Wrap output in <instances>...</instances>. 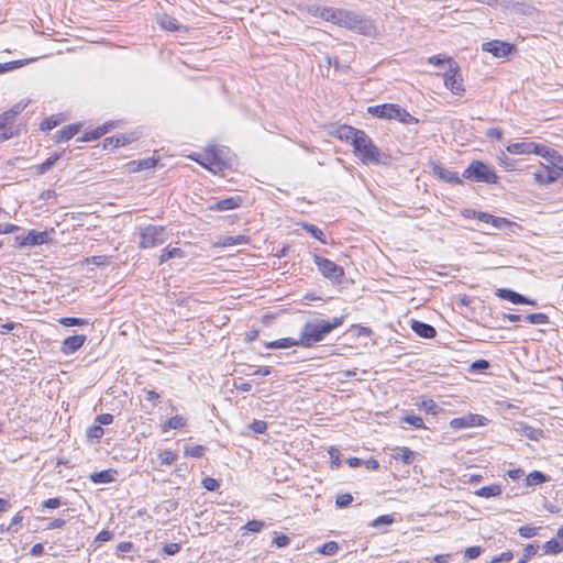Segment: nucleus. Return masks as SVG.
<instances>
[{"instance_id": "1", "label": "nucleus", "mask_w": 563, "mask_h": 563, "mask_svg": "<svg viewBox=\"0 0 563 563\" xmlns=\"http://www.w3.org/2000/svg\"><path fill=\"white\" fill-rule=\"evenodd\" d=\"M344 317H334L332 320L314 319L307 321L300 331L299 343L303 347H311L322 341L329 333L343 324Z\"/></svg>"}, {"instance_id": "2", "label": "nucleus", "mask_w": 563, "mask_h": 563, "mask_svg": "<svg viewBox=\"0 0 563 563\" xmlns=\"http://www.w3.org/2000/svg\"><path fill=\"white\" fill-rule=\"evenodd\" d=\"M540 155L548 165L541 164L540 168L533 173V179L537 184L548 186L559 179L560 172H563V156L547 145Z\"/></svg>"}, {"instance_id": "3", "label": "nucleus", "mask_w": 563, "mask_h": 563, "mask_svg": "<svg viewBox=\"0 0 563 563\" xmlns=\"http://www.w3.org/2000/svg\"><path fill=\"white\" fill-rule=\"evenodd\" d=\"M354 141L353 152L363 164L380 165L388 163L389 155L382 153L364 131L360 134L358 139Z\"/></svg>"}, {"instance_id": "4", "label": "nucleus", "mask_w": 563, "mask_h": 563, "mask_svg": "<svg viewBox=\"0 0 563 563\" xmlns=\"http://www.w3.org/2000/svg\"><path fill=\"white\" fill-rule=\"evenodd\" d=\"M333 24L345 27L363 35H371L375 32L373 22L355 11L339 9L335 10Z\"/></svg>"}, {"instance_id": "5", "label": "nucleus", "mask_w": 563, "mask_h": 563, "mask_svg": "<svg viewBox=\"0 0 563 563\" xmlns=\"http://www.w3.org/2000/svg\"><path fill=\"white\" fill-rule=\"evenodd\" d=\"M367 111L379 119L397 120L406 124H417L419 122V120L411 115L406 109L395 103L372 106L368 107Z\"/></svg>"}, {"instance_id": "6", "label": "nucleus", "mask_w": 563, "mask_h": 563, "mask_svg": "<svg viewBox=\"0 0 563 563\" xmlns=\"http://www.w3.org/2000/svg\"><path fill=\"white\" fill-rule=\"evenodd\" d=\"M463 177L476 183L497 184L498 176L486 163L473 161L463 172Z\"/></svg>"}, {"instance_id": "7", "label": "nucleus", "mask_w": 563, "mask_h": 563, "mask_svg": "<svg viewBox=\"0 0 563 563\" xmlns=\"http://www.w3.org/2000/svg\"><path fill=\"white\" fill-rule=\"evenodd\" d=\"M26 104L19 102L14 104L9 111L3 112L0 115V143L16 135L18 130L13 126L14 119L20 114Z\"/></svg>"}, {"instance_id": "8", "label": "nucleus", "mask_w": 563, "mask_h": 563, "mask_svg": "<svg viewBox=\"0 0 563 563\" xmlns=\"http://www.w3.org/2000/svg\"><path fill=\"white\" fill-rule=\"evenodd\" d=\"M166 241L165 228L148 224L140 228V247L151 249L162 245Z\"/></svg>"}, {"instance_id": "9", "label": "nucleus", "mask_w": 563, "mask_h": 563, "mask_svg": "<svg viewBox=\"0 0 563 563\" xmlns=\"http://www.w3.org/2000/svg\"><path fill=\"white\" fill-rule=\"evenodd\" d=\"M313 262L317 265L320 273L325 278L334 280V282H340L343 278V276H344L343 267L336 265L333 261L314 254Z\"/></svg>"}, {"instance_id": "10", "label": "nucleus", "mask_w": 563, "mask_h": 563, "mask_svg": "<svg viewBox=\"0 0 563 563\" xmlns=\"http://www.w3.org/2000/svg\"><path fill=\"white\" fill-rule=\"evenodd\" d=\"M449 69L444 75V85L448 89H450L454 95L461 96L465 89L463 86V79L461 75H459V66L457 64L448 58Z\"/></svg>"}, {"instance_id": "11", "label": "nucleus", "mask_w": 563, "mask_h": 563, "mask_svg": "<svg viewBox=\"0 0 563 563\" xmlns=\"http://www.w3.org/2000/svg\"><path fill=\"white\" fill-rule=\"evenodd\" d=\"M482 49L484 52L490 53L494 57L504 58L510 55L514 51H516V47L510 43L494 40L483 43Z\"/></svg>"}, {"instance_id": "12", "label": "nucleus", "mask_w": 563, "mask_h": 563, "mask_svg": "<svg viewBox=\"0 0 563 563\" xmlns=\"http://www.w3.org/2000/svg\"><path fill=\"white\" fill-rule=\"evenodd\" d=\"M48 233L46 231L38 232L31 230L25 236H16L15 243L18 247H24L27 245L35 246L48 242Z\"/></svg>"}, {"instance_id": "13", "label": "nucleus", "mask_w": 563, "mask_h": 563, "mask_svg": "<svg viewBox=\"0 0 563 563\" xmlns=\"http://www.w3.org/2000/svg\"><path fill=\"white\" fill-rule=\"evenodd\" d=\"M495 294L500 299L508 300V301L512 302L514 305L536 306L534 300H532L512 289H509V288H498Z\"/></svg>"}, {"instance_id": "14", "label": "nucleus", "mask_w": 563, "mask_h": 563, "mask_svg": "<svg viewBox=\"0 0 563 563\" xmlns=\"http://www.w3.org/2000/svg\"><path fill=\"white\" fill-rule=\"evenodd\" d=\"M543 146V144L534 142H519L509 144L507 151L511 154H536L540 156Z\"/></svg>"}, {"instance_id": "15", "label": "nucleus", "mask_w": 563, "mask_h": 563, "mask_svg": "<svg viewBox=\"0 0 563 563\" xmlns=\"http://www.w3.org/2000/svg\"><path fill=\"white\" fill-rule=\"evenodd\" d=\"M199 163L213 173L223 170L225 167L224 161L220 157V153L216 148L207 150L203 162Z\"/></svg>"}, {"instance_id": "16", "label": "nucleus", "mask_w": 563, "mask_h": 563, "mask_svg": "<svg viewBox=\"0 0 563 563\" xmlns=\"http://www.w3.org/2000/svg\"><path fill=\"white\" fill-rule=\"evenodd\" d=\"M487 419L481 415L468 413L461 418H454L451 420L450 426L453 429H463L475 426H485Z\"/></svg>"}, {"instance_id": "17", "label": "nucleus", "mask_w": 563, "mask_h": 563, "mask_svg": "<svg viewBox=\"0 0 563 563\" xmlns=\"http://www.w3.org/2000/svg\"><path fill=\"white\" fill-rule=\"evenodd\" d=\"M87 338L84 334H76L66 338L60 345V351L65 355H71L82 347Z\"/></svg>"}, {"instance_id": "18", "label": "nucleus", "mask_w": 563, "mask_h": 563, "mask_svg": "<svg viewBox=\"0 0 563 563\" xmlns=\"http://www.w3.org/2000/svg\"><path fill=\"white\" fill-rule=\"evenodd\" d=\"M363 130H358L351 125H340L333 131V135L341 141L350 143L352 146L355 143L354 140L358 139Z\"/></svg>"}, {"instance_id": "19", "label": "nucleus", "mask_w": 563, "mask_h": 563, "mask_svg": "<svg viewBox=\"0 0 563 563\" xmlns=\"http://www.w3.org/2000/svg\"><path fill=\"white\" fill-rule=\"evenodd\" d=\"M335 10H336V8L320 7L317 4H311L308 7L309 14H311L313 16H319V18L323 19L324 21L331 22V23H333V21L335 19V15H334Z\"/></svg>"}, {"instance_id": "20", "label": "nucleus", "mask_w": 563, "mask_h": 563, "mask_svg": "<svg viewBox=\"0 0 563 563\" xmlns=\"http://www.w3.org/2000/svg\"><path fill=\"white\" fill-rule=\"evenodd\" d=\"M477 220L485 222V223H489L493 227H495L496 229H505V228L511 225V222L508 219L503 218V217H496V216L489 214L484 211H481L479 213H477Z\"/></svg>"}, {"instance_id": "21", "label": "nucleus", "mask_w": 563, "mask_h": 563, "mask_svg": "<svg viewBox=\"0 0 563 563\" xmlns=\"http://www.w3.org/2000/svg\"><path fill=\"white\" fill-rule=\"evenodd\" d=\"M411 329L417 335L424 339H432L437 335V331L431 324L419 320L411 321Z\"/></svg>"}, {"instance_id": "22", "label": "nucleus", "mask_w": 563, "mask_h": 563, "mask_svg": "<svg viewBox=\"0 0 563 563\" xmlns=\"http://www.w3.org/2000/svg\"><path fill=\"white\" fill-rule=\"evenodd\" d=\"M241 203L242 198L240 196H235L214 202L212 206H210V209L213 211H228L239 208Z\"/></svg>"}, {"instance_id": "23", "label": "nucleus", "mask_w": 563, "mask_h": 563, "mask_svg": "<svg viewBox=\"0 0 563 563\" xmlns=\"http://www.w3.org/2000/svg\"><path fill=\"white\" fill-rule=\"evenodd\" d=\"M133 141V137L131 135L126 134H119L106 137L103 140V148L104 150H113L119 146H124Z\"/></svg>"}, {"instance_id": "24", "label": "nucleus", "mask_w": 563, "mask_h": 563, "mask_svg": "<svg viewBox=\"0 0 563 563\" xmlns=\"http://www.w3.org/2000/svg\"><path fill=\"white\" fill-rule=\"evenodd\" d=\"M118 472L109 468L92 473L89 478L93 484H109L115 481Z\"/></svg>"}, {"instance_id": "25", "label": "nucleus", "mask_w": 563, "mask_h": 563, "mask_svg": "<svg viewBox=\"0 0 563 563\" xmlns=\"http://www.w3.org/2000/svg\"><path fill=\"white\" fill-rule=\"evenodd\" d=\"M157 22L163 30L166 31H180L185 29L175 18L163 13L157 18Z\"/></svg>"}, {"instance_id": "26", "label": "nucleus", "mask_w": 563, "mask_h": 563, "mask_svg": "<svg viewBox=\"0 0 563 563\" xmlns=\"http://www.w3.org/2000/svg\"><path fill=\"white\" fill-rule=\"evenodd\" d=\"M396 461H401L404 464H411L415 461L416 453L407 446H398L391 454Z\"/></svg>"}, {"instance_id": "27", "label": "nucleus", "mask_w": 563, "mask_h": 563, "mask_svg": "<svg viewBox=\"0 0 563 563\" xmlns=\"http://www.w3.org/2000/svg\"><path fill=\"white\" fill-rule=\"evenodd\" d=\"M435 174L439 176L440 179H442L446 183L454 184V185L463 184V180L460 178L457 173H455L453 170H450V169H446L443 167H438L435 169Z\"/></svg>"}, {"instance_id": "28", "label": "nucleus", "mask_w": 563, "mask_h": 563, "mask_svg": "<svg viewBox=\"0 0 563 563\" xmlns=\"http://www.w3.org/2000/svg\"><path fill=\"white\" fill-rule=\"evenodd\" d=\"M300 345L299 339H292V338H283L276 341L265 342L266 349L274 350V349H289L292 346Z\"/></svg>"}, {"instance_id": "29", "label": "nucleus", "mask_w": 563, "mask_h": 563, "mask_svg": "<svg viewBox=\"0 0 563 563\" xmlns=\"http://www.w3.org/2000/svg\"><path fill=\"white\" fill-rule=\"evenodd\" d=\"M503 493L501 485L493 484L489 486L481 487L475 492V495L483 498L497 497Z\"/></svg>"}, {"instance_id": "30", "label": "nucleus", "mask_w": 563, "mask_h": 563, "mask_svg": "<svg viewBox=\"0 0 563 563\" xmlns=\"http://www.w3.org/2000/svg\"><path fill=\"white\" fill-rule=\"evenodd\" d=\"M80 126L76 124H70L65 128H63L60 131L57 132L56 140L57 142H66L73 139L78 132Z\"/></svg>"}, {"instance_id": "31", "label": "nucleus", "mask_w": 563, "mask_h": 563, "mask_svg": "<svg viewBox=\"0 0 563 563\" xmlns=\"http://www.w3.org/2000/svg\"><path fill=\"white\" fill-rule=\"evenodd\" d=\"M549 481V476L540 471H532L526 477L527 486H537Z\"/></svg>"}, {"instance_id": "32", "label": "nucleus", "mask_w": 563, "mask_h": 563, "mask_svg": "<svg viewBox=\"0 0 563 563\" xmlns=\"http://www.w3.org/2000/svg\"><path fill=\"white\" fill-rule=\"evenodd\" d=\"M518 431H520L525 437L530 440L538 441L543 437V431L541 429H536L525 423H519Z\"/></svg>"}, {"instance_id": "33", "label": "nucleus", "mask_w": 563, "mask_h": 563, "mask_svg": "<svg viewBox=\"0 0 563 563\" xmlns=\"http://www.w3.org/2000/svg\"><path fill=\"white\" fill-rule=\"evenodd\" d=\"M184 256L185 253L179 247L164 249L162 250V254L159 256V264H163L172 258H181Z\"/></svg>"}, {"instance_id": "34", "label": "nucleus", "mask_w": 563, "mask_h": 563, "mask_svg": "<svg viewBox=\"0 0 563 563\" xmlns=\"http://www.w3.org/2000/svg\"><path fill=\"white\" fill-rule=\"evenodd\" d=\"M109 128L107 125L98 126L97 129L85 133L81 137L78 139L79 142H90L98 140L102 135L108 132Z\"/></svg>"}, {"instance_id": "35", "label": "nucleus", "mask_w": 563, "mask_h": 563, "mask_svg": "<svg viewBox=\"0 0 563 563\" xmlns=\"http://www.w3.org/2000/svg\"><path fill=\"white\" fill-rule=\"evenodd\" d=\"M300 225L306 232L311 234L314 239H317L323 244H327V240L324 238L322 230L319 229L317 225L307 222H302Z\"/></svg>"}, {"instance_id": "36", "label": "nucleus", "mask_w": 563, "mask_h": 563, "mask_svg": "<svg viewBox=\"0 0 563 563\" xmlns=\"http://www.w3.org/2000/svg\"><path fill=\"white\" fill-rule=\"evenodd\" d=\"M186 426V419L183 416H174L168 419L162 427L163 431L166 432L169 429H180Z\"/></svg>"}, {"instance_id": "37", "label": "nucleus", "mask_w": 563, "mask_h": 563, "mask_svg": "<svg viewBox=\"0 0 563 563\" xmlns=\"http://www.w3.org/2000/svg\"><path fill=\"white\" fill-rule=\"evenodd\" d=\"M60 158L59 153H55L47 157L42 164L37 166L38 174L43 175L47 173L52 167L56 164V162Z\"/></svg>"}, {"instance_id": "38", "label": "nucleus", "mask_w": 563, "mask_h": 563, "mask_svg": "<svg viewBox=\"0 0 563 563\" xmlns=\"http://www.w3.org/2000/svg\"><path fill=\"white\" fill-rule=\"evenodd\" d=\"M525 320L531 324H549L550 323L549 317L542 312L529 313L525 317Z\"/></svg>"}, {"instance_id": "39", "label": "nucleus", "mask_w": 563, "mask_h": 563, "mask_svg": "<svg viewBox=\"0 0 563 563\" xmlns=\"http://www.w3.org/2000/svg\"><path fill=\"white\" fill-rule=\"evenodd\" d=\"M59 323L64 327H81V325H88L89 321L87 319H82V318L65 317V318L59 319Z\"/></svg>"}, {"instance_id": "40", "label": "nucleus", "mask_w": 563, "mask_h": 563, "mask_svg": "<svg viewBox=\"0 0 563 563\" xmlns=\"http://www.w3.org/2000/svg\"><path fill=\"white\" fill-rule=\"evenodd\" d=\"M340 547L339 543L335 541H328L321 547L318 548V552L324 555H334L338 553Z\"/></svg>"}, {"instance_id": "41", "label": "nucleus", "mask_w": 563, "mask_h": 563, "mask_svg": "<svg viewBox=\"0 0 563 563\" xmlns=\"http://www.w3.org/2000/svg\"><path fill=\"white\" fill-rule=\"evenodd\" d=\"M543 549L547 554H556L563 551L562 544L556 539L547 541L543 545Z\"/></svg>"}, {"instance_id": "42", "label": "nucleus", "mask_w": 563, "mask_h": 563, "mask_svg": "<svg viewBox=\"0 0 563 563\" xmlns=\"http://www.w3.org/2000/svg\"><path fill=\"white\" fill-rule=\"evenodd\" d=\"M401 421L410 424L415 429H423L424 428L422 418L419 416H416V415H407V416L402 417Z\"/></svg>"}, {"instance_id": "43", "label": "nucleus", "mask_w": 563, "mask_h": 563, "mask_svg": "<svg viewBox=\"0 0 563 563\" xmlns=\"http://www.w3.org/2000/svg\"><path fill=\"white\" fill-rule=\"evenodd\" d=\"M538 550V544H528L523 550L522 556L518 560L517 563H527L530 558L537 554Z\"/></svg>"}, {"instance_id": "44", "label": "nucleus", "mask_w": 563, "mask_h": 563, "mask_svg": "<svg viewBox=\"0 0 563 563\" xmlns=\"http://www.w3.org/2000/svg\"><path fill=\"white\" fill-rule=\"evenodd\" d=\"M177 457L178 455L170 450H165L159 454L162 465H170L177 460Z\"/></svg>"}, {"instance_id": "45", "label": "nucleus", "mask_w": 563, "mask_h": 563, "mask_svg": "<svg viewBox=\"0 0 563 563\" xmlns=\"http://www.w3.org/2000/svg\"><path fill=\"white\" fill-rule=\"evenodd\" d=\"M104 431L99 424H93L87 429V438L90 440H99L102 438Z\"/></svg>"}, {"instance_id": "46", "label": "nucleus", "mask_w": 563, "mask_h": 563, "mask_svg": "<svg viewBox=\"0 0 563 563\" xmlns=\"http://www.w3.org/2000/svg\"><path fill=\"white\" fill-rule=\"evenodd\" d=\"M247 239L244 235H230L223 239L222 244L224 246H232L238 244L246 243Z\"/></svg>"}, {"instance_id": "47", "label": "nucleus", "mask_w": 563, "mask_h": 563, "mask_svg": "<svg viewBox=\"0 0 563 563\" xmlns=\"http://www.w3.org/2000/svg\"><path fill=\"white\" fill-rule=\"evenodd\" d=\"M206 452V448L202 445H195V446H188L185 450V454L187 456L199 459Z\"/></svg>"}, {"instance_id": "48", "label": "nucleus", "mask_w": 563, "mask_h": 563, "mask_svg": "<svg viewBox=\"0 0 563 563\" xmlns=\"http://www.w3.org/2000/svg\"><path fill=\"white\" fill-rule=\"evenodd\" d=\"M24 64H25L24 60H13V62H8V63L0 64V74L7 73V71H11V70L16 69L19 67H22Z\"/></svg>"}, {"instance_id": "49", "label": "nucleus", "mask_w": 563, "mask_h": 563, "mask_svg": "<svg viewBox=\"0 0 563 563\" xmlns=\"http://www.w3.org/2000/svg\"><path fill=\"white\" fill-rule=\"evenodd\" d=\"M353 501V496L351 494H341L335 499V505L338 508H345L350 506Z\"/></svg>"}, {"instance_id": "50", "label": "nucleus", "mask_w": 563, "mask_h": 563, "mask_svg": "<svg viewBox=\"0 0 563 563\" xmlns=\"http://www.w3.org/2000/svg\"><path fill=\"white\" fill-rule=\"evenodd\" d=\"M265 523L260 520H250L246 522V525L242 528L243 530H246L249 532H260Z\"/></svg>"}, {"instance_id": "51", "label": "nucleus", "mask_w": 563, "mask_h": 563, "mask_svg": "<svg viewBox=\"0 0 563 563\" xmlns=\"http://www.w3.org/2000/svg\"><path fill=\"white\" fill-rule=\"evenodd\" d=\"M250 429L256 434H263L267 430V423L263 420H254L250 424Z\"/></svg>"}, {"instance_id": "52", "label": "nucleus", "mask_w": 563, "mask_h": 563, "mask_svg": "<svg viewBox=\"0 0 563 563\" xmlns=\"http://www.w3.org/2000/svg\"><path fill=\"white\" fill-rule=\"evenodd\" d=\"M421 408L428 412V413H432V415H437L438 412V405L434 400L432 399H428V400H423L422 404H421Z\"/></svg>"}, {"instance_id": "53", "label": "nucleus", "mask_w": 563, "mask_h": 563, "mask_svg": "<svg viewBox=\"0 0 563 563\" xmlns=\"http://www.w3.org/2000/svg\"><path fill=\"white\" fill-rule=\"evenodd\" d=\"M518 532L519 534L522 537V538H532L534 536H537L538 533V528H534V527H531V526H522L518 529Z\"/></svg>"}, {"instance_id": "54", "label": "nucleus", "mask_w": 563, "mask_h": 563, "mask_svg": "<svg viewBox=\"0 0 563 563\" xmlns=\"http://www.w3.org/2000/svg\"><path fill=\"white\" fill-rule=\"evenodd\" d=\"M246 374L267 376L271 374V369L269 367H258L255 365H249V372Z\"/></svg>"}, {"instance_id": "55", "label": "nucleus", "mask_w": 563, "mask_h": 563, "mask_svg": "<svg viewBox=\"0 0 563 563\" xmlns=\"http://www.w3.org/2000/svg\"><path fill=\"white\" fill-rule=\"evenodd\" d=\"M512 558H514V553L511 551H506L499 555L494 556L490 560V563H506V562L511 561Z\"/></svg>"}, {"instance_id": "56", "label": "nucleus", "mask_w": 563, "mask_h": 563, "mask_svg": "<svg viewBox=\"0 0 563 563\" xmlns=\"http://www.w3.org/2000/svg\"><path fill=\"white\" fill-rule=\"evenodd\" d=\"M394 522V518L390 515H383L377 517L373 522L372 527H380L383 525H391Z\"/></svg>"}, {"instance_id": "57", "label": "nucleus", "mask_w": 563, "mask_h": 563, "mask_svg": "<svg viewBox=\"0 0 563 563\" xmlns=\"http://www.w3.org/2000/svg\"><path fill=\"white\" fill-rule=\"evenodd\" d=\"M202 486L209 492H214L219 488L220 485L217 479L212 477H206L202 479Z\"/></svg>"}, {"instance_id": "58", "label": "nucleus", "mask_w": 563, "mask_h": 563, "mask_svg": "<svg viewBox=\"0 0 563 563\" xmlns=\"http://www.w3.org/2000/svg\"><path fill=\"white\" fill-rule=\"evenodd\" d=\"M482 553V548L481 547H470L465 550L464 552V556L465 559L467 560H474V559H477Z\"/></svg>"}, {"instance_id": "59", "label": "nucleus", "mask_w": 563, "mask_h": 563, "mask_svg": "<svg viewBox=\"0 0 563 563\" xmlns=\"http://www.w3.org/2000/svg\"><path fill=\"white\" fill-rule=\"evenodd\" d=\"M273 543L277 548H285V547H288L290 544V538L288 536H286V534H277L274 538Z\"/></svg>"}, {"instance_id": "60", "label": "nucleus", "mask_w": 563, "mask_h": 563, "mask_svg": "<svg viewBox=\"0 0 563 563\" xmlns=\"http://www.w3.org/2000/svg\"><path fill=\"white\" fill-rule=\"evenodd\" d=\"M112 422L113 416L111 413H101L96 418V423L100 427L111 424Z\"/></svg>"}, {"instance_id": "61", "label": "nucleus", "mask_w": 563, "mask_h": 563, "mask_svg": "<svg viewBox=\"0 0 563 563\" xmlns=\"http://www.w3.org/2000/svg\"><path fill=\"white\" fill-rule=\"evenodd\" d=\"M87 263L96 266H103L108 263V257L104 255L91 256L87 258Z\"/></svg>"}, {"instance_id": "62", "label": "nucleus", "mask_w": 563, "mask_h": 563, "mask_svg": "<svg viewBox=\"0 0 563 563\" xmlns=\"http://www.w3.org/2000/svg\"><path fill=\"white\" fill-rule=\"evenodd\" d=\"M490 366L489 362L486 360H477L472 363L471 368L473 371L483 372L486 371Z\"/></svg>"}, {"instance_id": "63", "label": "nucleus", "mask_w": 563, "mask_h": 563, "mask_svg": "<svg viewBox=\"0 0 563 563\" xmlns=\"http://www.w3.org/2000/svg\"><path fill=\"white\" fill-rule=\"evenodd\" d=\"M180 551V544L178 543H167L163 548V552L167 555H175Z\"/></svg>"}, {"instance_id": "64", "label": "nucleus", "mask_w": 563, "mask_h": 563, "mask_svg": "<svg viewBox=\"0 0 563 563\" xmlns=\"http://www.w3.org/2000/svg\"><path fill=\"white\" fill-rule=\"evenodd\" d=\"M155 165H156L155 158H144V159H140L137 162V166H139L140 170L150 169V168L154 167Z\"/></svg>"}]
</instances>
